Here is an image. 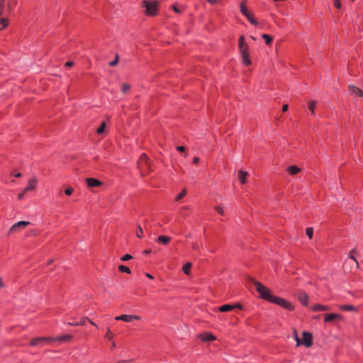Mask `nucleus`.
I'll return each instance as SVG.
<instances>
[{
  "label": "nucleus",
  "mask_w": 363,
  "mask_h": 363,
  "mask_svg": "<svg viewBox=\"0 0 363 363\" xmlns=\"http://www.w3.org/2000/svg\"><path fill=\"white\" fill-rule=\"evenodd\" d=\"M249 280L255 286L256 290L257 291V292L259 294L260 296L262 298H264L269 302H272V303H276L279 306H281L284 307V308L288 309L289 311L294 310V308L291 303L288 302L287 301H286L285 299H284L282 298L277 297V296L272 295L271 294V291L268 288H267L264 285H263L260 282L255 280L252 278H249Z\"/></svg>",
  "instance_id": "1"
},
{
  "label": "nucleus",
  "mask_w": 363,
  "mask_h": 363,
  "mask_svg": "<svg viewBox=\"0 0 363 363\" xmlns=\"http://www.w3.org/2000/svg\"><path fill=\"white\" fill-rule=\"evenodd\" d=\"M239 49L242 55V62L245 65H250L251 64L249 58V46L245 42V37L240 36L239 39Z\"/></svg>",
  "instance_id": "2"
},
{
  "label": "nucleus",
  "mask_w": 363,
  "mask_h": 363,
  "mask_svg": "<svg viewBox=\"0 0 363 363\" xmlns=\"http://www.w3.org/2000/svg\"><path fill=\"white\" fill-rule=\"evenodd\" d=\"M138 166L142 176H145L152 171L151 162L145 154H142L140 157Z\"/></svg>",
  "instance_id": "3"
},
{
  "label": "nucleus",
  "mask_w": 363,
  "mask_h": 363,
  "mask_svg": "<svg viewBox=\"0 0 363 363\" xmlns=\"http://www.w3.org/2000/svg\"><path fill=\"white\" fill-rule=\"evenodd\" d=\"M28 221H18L13 224L8 232V235L21 232L23 228L30 225Z\"/></svg>",
  "instance_id": "4"
},
{
  "label": "nucleus",
  "mask_w": 363,
  "mask_h": 363,
  "mask_svg": "<svg viewBox=\"0 0 363 363\" xmlns=\"http://www.w3.org/2000/svg\"><path fill=\"white\" fill-rule=\"evenodd\" d=\"M145 8V13L149 16H154L157 11V4L156 2L143 1Z\"/></svg>",
  "instance_id": "5"
},
{
  "label": "nucleus",
  "mask_w": 363,
  "mask_h": 363,
  "mask_svg": "<svg viewBox=\"0 0 363 363\" xmlns=\"http://www.w3.org/2000/svg\"><path fill=\"white\" fill-rule=\"evenodd\" d=\"M115 320H123V321L129 323V322H131V321H133L134 320H140V317L138 316V315H134L123 314V315H119V316H116L115 318Z\"/></svg>",
  "instance_id": "6"
},
{
  "label": "nucleus",
  "mask_w": 363,
  "mask_h": 363,
  "mask_svg": "<svg viewBox=\"0 0 363 363\" xmlns=\"http://www.w3.org/2000/svg\"><path fill=\"white\" fill-rule=\"evenodd\" d=\"M85 181L89 188L99 187L103 184L101 181L94 178H86Z\"/></svg>",
  "instance_id": "7"
},
{
  "label": "nucleus",
  "mask_w": 363,
  "mask_h": 363,
  "mask_svg": "<svg viewBox=\"0 0 363 363\" xmlns=\"http://www.w3.org/2000/svg\"><path fill=\"white\" fill-rule=\"evenodd\" d=\"M51 340H52V339H51L50 337H36V338L33 339L30 341V345L38 346V345H43V343L46 342L51 341Z\"/></svg>",
  "instance_id": "8"
},
{
  "label": "nucleus",
  "mask_w": 363,
  "mask_h": 363,
  "mask_svg": "<svg viewBox=\"0 0 363 363\" xmlns=\"http://www.w3.org/2000/svg\"><path fill=\"white\" fill-rule=\"evenodd\" d=\"M235 308L242 309V307L240 303L236 305L225 304L219 307L218 311L220 312H227L230 311Z\"/></svg>",
  "instance_id": "9"
},
{
  "label": "nucleus",
  "mask_w": 363,
  "mask_h": 363,
  "mask_svg": "<svg viewBox=\"0 0 363 363\" xmlns=\"http://www.w3.org/2000/svg\"><path fill=\"white\" fill-rule=\"evenodd\" d=\"M313 341L312 335L310 333L303 332V344L305 345L306 347H308L311 346Z\"/></svg>",
  "instance_id": "10"
},
{
  "label": "nucleus",
  "mask_w": 363,
  "mask_h": 363,
  "mask_svg": "<svg viewBox=\"0 0 363 363\" xmlns=\"http://www.w3.org/2000/svg\"><path fill=\"white\" fill-rule=\"evenodd\" d=\"M199 337L205 342H211L216 340V337L209 333L200 334Z\"/></svg>",
  "instance_id": "11"
},
{
  "label": "nucleus",
  "mask_w": 363,
  "mask_h": 363,
  "mask_svg": "<svg viewBox=\"0 0 363 363\" xmlns=\"http://www.w3.org/2000/svg\"><path fill=\"white\" fill-rule=\"evenodd\" d=\"M37 184V179L33 177L30 179L28 182L27 186L23 189L24 192H27L29 191H33L35 189Z\"/></svg>",
  "instance_id": "12"
},
{
  "label": "nucleus",
  "mask_w": 363,
  "mask_h": 363,
  "mask_svg": "<svg viewBox=\"0 0 363 363\" xmlns=\"http://www.w3.org/2000/svg\"><path fill=\"white\" fill-rule=\"evenodd\" d=\"M349 90L350 93L356 96L362 97L363 91L358 87L354 85H349Z\"/></svg>",
  "instance_id": "13"
},
{
  "label": "nucleus",
  "mask_w": 363,
  "mask_h": 363,
  "mask_svg": "<svg viewBox=\"0 0 363 363\" xmlns=\"http://www.w3.org/2000/svg\"><path fill=\"white\" fill-rule=\"evenodd\" d=\"M248 176V173L243 170H239L238 172V179L240 183L246 184L247 183V177Z\"/></svg>",
  "instance_id": "14"
},
{
  "label": "nucleus",
  "mask_w": 363,
  "mask_h": 363,
  "mask_svg": "<svg viewBox=\"0 0 363 363\" xmlns=\"http://www.w3.org/2000/svg\"><path fill=\"white\" fill-rule=\"evenodd\" d=\"M86 320H88L89 321V323L93 325L94 326H95L96 328H97V325L96 323H94V322H92L91 320H89L88 318H84L80 322L79 321H77L76 323H67V324L69 325H72V326H78V325H84L85 324V321Z\"/></svg>",
  "instance_id": "15"
},
{
  "label": "nucleus",
  "mask_w": 363,
  "mask_h": 363,
  "mask_svg": "<svg viewBox=\"0 0 363 363\" xmlns=\"http://www.w3.org/2000/svg\"><path fill=\"white\" fill-rule=\"evenodd\" d=\"M325 321H326V322H331V321H333L334 320H337V319H340L341 318V315H340L335 314V313L325 314Z\"/></svg>",
  "instance_id": "16"
},
{
  "label": "nucleus",
  "mask_w": 363,
  "mask_h": 363,
  "mask_svg": "<svg viewBox=\"0 0 363 363\" xmlns=\"http://www.w3.org/2000/svg\"><path fill=\"white\" fill-rule=\"evenodd\" d=\"M298 298L303 305L306 306L308 304V296L305 292H300Z\"/></svg>",
  "instance_id": "17"
},
{
  "label": "nucleus",
  "mask_w": 363,
  "mask_h": 363,
  "mask_svg": "<svg viewBox=\"0 0 363 363\" xmlns=\"http://www.w3.org/2000/svg\"><path fill=\"white\" fill-rule=\"evenodd\" d=\"M287 172L291 175H296L301 172V169L296 165H292L288 167Z\"/></svg>",
  "instance_id": "18"
},
{
  "label": "nucleus",
  "mask_w": 363,
  "mask_h": 363,
  "mask_svg": "<svg viewBox=\"0 0 363 363\" xmlns=\"http://www.w3.org/2000/svg\"><path fill=\"white\" fill-rule=\"evenodd\" d=\"M157 242H161L163 245H167L170 242L171 238L165 235H160L157 238Z\"/></svg>",
  "instance_id": "19"
},
{
  "label": "nucleus",
  "mask_w": 363,
  "mask_h": 363,
  "mask_svg": "<svg viewBox=\"0 0 363 363\" xmlns=\"http://www.w3.org/2000/svg\"><path fill=\"white\" fill-rule=\"evenodd\" d=\"M357 254V250L355 249H352L350 252L349 258L354 260L355 262L356 268L358 269L359 267V262L355 259L354 255Z\"/></svg>",
  "instance_id": "20"
},
{
  "label": "nucleus",
  "mask_w": 363,
  "mask_h": 363,
  "mask_svg": "<svg viewBox=\"0 0 363 363\" xmlns=\"http://www.w3.org/2000/svg\"><path fill=\"white\" fill-rule=\"evenodd\" d=\"M313 310L314 311H328L329 310V308L326 306L316 304L313 307Z\"/></svg>",
  "instance_id": "21"
},
{
  "label": "nucleus",
  "mask_w": 363,
  "mask_h": 363,
  "mask_svg": "<svg viewBox=\"0 0 363 363\" xmlns=\"http://www.w3.org/2000/svg\"><path fill=\"white\" fill-rule=\"evenodd\" d=\"M316 106V101H310L308 102V108L311 111V113L313 115H315V108Z\"/></svg>",
  "instance_id": "22"
},
{
  "label": "nucleus",
  "mask_w": 363,
  "mask_h": 363,
  "mask_svg": "<svg viewBox=\"0 0 363 363\" xmlns=\"http://www.w3.org/2000/svg\"><path fill=\"white\" fill-rule=\"evenodd\" d=\"M8 19L6 18H0V30H3L8 26Z\"/></svg>",
  "instance_id": "23"
},
{
  "label": "nucleus",
  "mask_w": 363,
  "mask_h": 363,
  "mask_svg": "<svg viewBox=\"0 0 363 363\" xmlns=\"http://www.w3.org/2000/svg\"><path fill=\"white\" fill-rule=\"evenodd\" d=\"M191 263L190 262H187L186 264H185L184 266H183V272L186 274H189V272H190V269L191 268Z\"/></svg>",
  "instance_id": "24"
},
{
  "label": "nucleus",
  "mask_w": 363,
  "mask_h": 363,
  "mask_svg": "<svg viewBox=\"0 0 363 363\" xmlns=\"http://www.w3.org/2000/svg\"><path fill=\"white\" fill-rule=\"evenodd\" d=\"M72 338V335H62L61 337H59L56 339V340H60V341H69L71 340Z\"/></svg>",
  "instance_id": "25"
},
{
  "label": "nucleus",
  "mask_w": 363,
  "mask_h": 363,
  "mask_svg": "<svg viewBox=\"0 0 363 363\" xmlns=\"http://www.w3.org/2000/svg\"><path fill=\"white\" fill-rule=\"evenodd\" d=\"M5 1L6 0H0V16H4L5 15V5H4V3H5Z\"/></svg>",
  "instance_id": "26"
},
{
  "label": "nucleus",
  "mask_w": 363,
  "mask_h": 363,
  "mask_svg": "<svg viewBox=\"0 0 363 363\" xmlns=\"http://www.w3.org/2000/svg\"><path fill=\"white\" fill-rule=\"evenodd\" d=\"M262 38L264 39L267 45H270L272 42V38L267 34H262Z\"/></svg>",
  "instance_id": "27"
},
{
  "label": "nucleus",
  "mask_w": 363,
  "mask_h": 363,
  "mask_svg": "<svg viewBox=\"0 0 363 363\" xmlns=\"http://www.w3.org/2000/svg\"><path fill=\"white\" fill-rule=\"evenodd\" d=\"M106 123L105 122H102L101 125L96 130L97 133L98 134H102L104 132V130L106 129Z\"/></svg>",
  "instance_id": "28"
},
{
  "label": "nucleus",
  "mask_w": 363,
  "mask_h": 363,
  "mask_svg": "<svg viewBox=\"0 0 363 363\" xmlns=\"http://www.w3.org/2000/svg\"><path fill=\"white\" fill-rule=\"evenodd\" d=\"M130 86L128 84L123 83L121 85V91L123 93L126 94L130 90Z\"/></svg>",
  "instance_id": "29"
},
{
  "label": "nucleus",
  "mask_w": 363,
  "mask_h": 363,
  "mask_svg": "<svg viewBox=\"0 0 363 363\" xmlns=\"http://www.w3.org/2000/svg\"><path fill=\"white\" fill-rule=\"evenodd\" d=\"M246 2V0H245L240 6V11L241 13L245 15L246 14L248 11L247 9L246 8V6H245V3Z\"/></svg>",
  "instance_id": "30"
},
{
  "label": "nucleus",
  "mask_w": 363,
  "mask_h": 363,
  "mask_svg": "<svg viewBox=\"0 0 363 363\" xmlns=\"http://www.w3.org/2000/svg\"><path fill=\"white\" fill-rule=\"evenodd\" d=\"M118 269L121 272H125V273H128V274H130V269L126 267V266H124V265H120L118 267Z\"/></svg>",
  "instance_id": "31"
},
{
  "label": "nucleus",
  "mask_w": 363,
  "mask_h": 363,
  "mask_svg": "<svg viewBox=\"0 0 363 363\" xmlns=\"http://www.w3.org/2000/svg\"><path fill=\"white\" fill-rule=\"evenodd\" d=\"M306 233L308 238L311 239L313 238V228L308 227L306 230Z\"/></svg>",
  "instance_id": "32"
},
{
  "label": "nucleus",
  "mask_w": 363,
  "mask_h": 363,
  "mask_svg": "<svg viewBox=\"0 0 363 363\" xmlns=\"http://www.w3.org/2000/svg\"><path fill=\"white\" fill-rule=\"evenodd\" d=\"M341 308L345 311H355V308L352 305H343Z\"/></svg>",
  "instance_id": "33"
},
{
  "label": "nucleus",
  "mask_w": 363,
  "mask_h": 363,
  "mask_svg": "<svg viewBox=\"0 0 363 363\" xmlns=\"http://www.w3.org/2000/svg\"><path fill=\"white\" fill-rule=\"evenodd\" d=\"M186 194V189H183L177 196H176V200L177 201H179L180 199H182L185 195Z\"/></svg>",
  "instance_id": "34"
},
{
  "label": "nucleus",
  "mask_w": 363,
  "mask_h": 363,
  "mask_svg": "<svg viewBox=\"0 0 363 363\" xmlns=\"http://www.w3.org/2000/svg\"><path fill=\"white\" fill-rule=\"evenodd\" d=\"M189 209V207L188 206H184L180 209V214L182 216H186V211Z\"/></svg>",
  "instance_id": "35"
},
{
  "label": "nucleus",
  "mask_w": 363,
  "mask_h": 363,
  "mask_svg": "<svg viewBox=\"0 0 363 363\" xmlns=\"http://www.w3.org/2000/svg\"><path fill=\"white\" fill-rule=\"evenodd\" d=\"M136 236L139 238H141L143 236V231L142 228L140 225H138V230L136 232Z\"/></svg>",
  "instance_id": "36"
},
{
  "label": "nucleus",
  "mask_w": 363,
  "mask_h": 363,
  "mask_svg": "<svg viewBox=\"0 0 363 363\" xmlns=\"http://www.w3.org/2000/svg\"><path fill=\"white\" fill-rule=\"evenodd\" d=\"M118 59H119L118 55H116L115 59L113 61L109 62V65L111 67L116 66L118 62Z\"/></svg>",
  "instance_id": "37"
},
{
  "label": "nucleus",
  "mask_w": 363,
  "mask_h": 363,
  "mask_svg": "<svg viewBox=\"0 0 363 363\" xmlns=\"http://www.w3.org/2000/svg\"><path fill=\"white\" fill-rule=\"evenodd\" d=\"M133 258V257L129 255V254H126L124 256H123L121 259L123 262H125V261H128V260H130Z\"/></svg>",
  "instance_id": "38"
},
{
  "label": "nucleus",
  "mask_w": 363,
  "mask_h": 363,
  "mask_svg": "<svg viewBox=\"0 0 363 363\" xmlns=\"http://www.w3.org/2000/svg\"><path fill=\"white\" fill-rule=\"evenodd\" d=\"M106 338H108L109 340L112 339L113 337V335L112 333V332L111 331L110 329H108L107 330V332H106V336H105Z\"/></svg>",
  "instance_id": "39"
},
{
  "label": "nucleus",
  "mask_w": 363,
  "mask_h": 363,
  "mask_svg": "<svg viewBox=\"0 0 363 363\" xmlns=\"http://www.w3.org/2000/svg\"><path fill=\"white\" fill-rule=\"evenodd\" d=\"M74 191V189L72 187H68L65 189V193L67 196H70Z\"/></svg>",
  "instance_id": "40"
},
{
  "label": "nucleus",
  "mask_w": 363,
  "mask_h": 363,
  "mask_svg": "<svg viewBox=\"0 0 363 363\" xmlns=\"http://www.w3.org/2000/svg\"><path fill=\"white\" fill-rule=\"evenodd\" d=\"M334 6H335L337 9H340V8H341V2H340V0H334Z\"/></svg>",
  "instance_id": "41"
},
{
  "label": "nucleus",
  "mask_w": 363,
  "mask_h": 363,
  "mask_svg": "<svg viewBox=\"0 0 363 363\" xmlns=\"http://www.w3.org/2000/svg\"><path fill=\"white\" fill-rule=\"evenodd\" d=\"M249 21H250L252 19H253V15L250 12H247L246 14L244 15Z\"/></svg>",
  "instance_id": "42"
},
{
  "label": "nucleus",
  "mask_w": 363,
  "mask_h": 363,
  "mask_svg": "<svg viewBox=\"0 0 363 363\" xmlns=\"http://www.w3.org/2000/svg\"><path fill=\"white\" fill-rule=\"evenodd\" d=\"M215 210H216L218 213H220V214H221V215H223V214H224V211H223V208H222L221 207H220V206H216V207L215 208Z\"/></svg>",
  "instance_id": "43"
},
{
  "label": "nucleus",
  "mask_w": 363,
  "mask_h": 363,
  "mask_svg": "<svg viewBox=\"0 0 363 363\" xmlns=\"http://www.w3.org/2000/svg\"><path fill=\"white\" fill-rule=\"evenodd\" d=\"M177 150L179 152H184L185 151V147L184 146H177Z\"/></svg>",
  "instance_id": "44"
},
{
  "label": "nucleus",
  "mask_w": 363,
  "mask_h": 363,
  "mask_svg": "<svg viewBox=\"0 0 363 363\" xmlns=\"http://www.w3.org/2000/svg\"><path fill=\"white\" fill-rule=\"evenodd\" d=\"M26 193V192H24V191H23L21 193H20V194L18 195V199L19 200L23 199V196H24V194H25Z\"/></svg>",
  "instance_id": "45"
},
{
  "label": "nucleus",
  "mask_w": 363,
  "mask_h": 363,
  "mask_svg": "<svg viewBox=\"0 0 363 363\" xmlns=\"http://www.w3.org/2000/svg\"><path fill=\"white\" fill-rule=\"evenodd\" d=\"M192 248L195 250H198L199 248V245L197 243L194 242L192 244Z\"/></svg>",
  "instance_id": "46"
},
{
  "label": "nucleus",
  "mask_w": 363,
  "mask_h": 363,
  "mask_svg": "<svg viewBox=\"0 0 363 363\" xmlns=\"http://www.w3.org/2000/svg\"><path fill=\"white\" fill-rule=\"evenodd\" d=\"M5 285L3 282V279L0 277V289L4 288Z\"/></svg>",
  "instance_id": "47"
},
{
  "label": "nucleus",
  "mask_w": 363,
  "mask_h": 363,
  "mask_svg": "<svg viewBox=\"0 0 363 363\" xmlns=\"http://www.w3.org/2000/svg\"><path fill=\"white\" fill-rule=\"evenodd\" d=\"M207 1L211 4H215L219 1V0H207Z\"/></svg>",
  "instance_id": "48"
},
{
  "label": "nucleus",
  "mask_w": 363,
  "mask_h": 363,
  "mask_svg": "<svg viewBox=\"0 0 363 363\" xmlns=\"http://www.w3.org/2000/svg\"><path fill=\"white\" fill-rule=\"evenodd\" d=\"M13 9V6L11 3H9L8 5H7V10L9 12L10 11H11Z\"/></svg>",
  "instance_id": "49"
},
{
  "label": "nucleus",
  "mask_w": 363,
  "mask_h": 363,
  "mask_svg": "<svg viewBox=\"0 0 363 363\" xmlns=\"http://www.w3.org/2000/svg\"><path fill=\"white\" fill-rule=\"evenodd\" d=\"M288 108H289V106H288V105H287V104L284 105V106H283V107H282V111H283V112H286V111H288Z\"/></svg>",
  "instance_id": "50"
},
{
  "label": "nucleus",
  "mask_w": 363,
  "mask_h": 363,
  "mask_svg": "<svg viewBox=\"0 0 363 363\" xmlns=\"http://www.w3.org/2000/svg\"><path fill=\"white\" fill-rule=\"evenodd\" d=\"M296 346H299L301 344V339L299 338V337H296Z\"/></svg>",
  "instance_id": "51"
},
{
  "label": "nucleus",
  "mask_w": 363,
  "mask_h": 363,
  "mask_svg": "<svg viewBox=\"0 0 363 363\" xmlns=\"http://www.w3.org/2000/svg\"><path fill=\"white\" fill-rule=\"evenodd\" d=\"M250 22L255 26L258 24V22L255 18L252 19Z\"/></svg>",
  "instance_id": "52"
},
{
  "label": "nucleus",
  "mask_w": 363,
  "mask_h": 363,
  "mask_svg": "<svg viewBox=\"0 0 363 363\" xmlns=\"http://www.w3.org/2000/svg\"><path fill=\"white\" fill-rule=\"evenodd\" d=\"M172 8H173V10L174 11V12H176V13L180 12V10L176 6H173Z\"/></svg>",
  "instance_id": "53"
},
{
  "label": "nucleus",
  "mask_w": 363,
  "mask_h": 363,
  "mask_svg": "<svg viewBox=\"0 0 363 363\" xmlns=\"http://www.w3.org/2000/svg\"><path fill=\"white\" fill-rule=\"evenodd\" d=\"M199 162V157H195L193 159V162H194V164H196V163H198Z\"/></svg>",
  "instance_id": "54"
},
{
  "label": "nucleus",
  "mask_w": 363,
  "mask_h": 363,
  "mask_svg": "<svg viewBox=\"0 0 363 363\" xmlns=\"http://www.w3.org/2000/svg\"><path fill=\"white\" fill-rule=\"evenodd\" d=\"M73 65H74V63H73L72 62H66V64H65V65H66L67 67H72Z\"/></svg>",
  "instance_id": "55"
},
{
  "label": "nucleus",
  "mask_w": 363,
  "mask_h": 363,
  "mask_svg": "<svg viewBox=\"0 0 363 363\" xmlns=\"http://www.w3.org/2000/svg\"><path fill=\"white\" fill-rule=\"evenodd\" d=\"M294 337L295 340H296V337H298V333L296 332V330H294Z\"/></svg>",
  "instance_id": "56"
},
{
  "label": "nucleus",
  "mask_w": 363,
  "mask_h": 363,
  "mask_svg": "<svg viewBox=\"0 0 363 363\" xmlns=\"http://www.w3.org/2000/svg\"><path fill=\"white\" fill-rule=\"evenodd\" d=\"M151 252V250H145L143 251V254L148 255Z\"/></svg>",
  "instance_id": "57"
},
{
  "label": "nucleus",
  "mask_w": 363,
  "mask_h": 363,
  "mask_svg": "<svg viewBox=\"0 0 363 363\" xmlns=\"http://www.w3.org/2000/svg\"><path fill=\"white\" fill-rule=\"evenodd\" d=\"M130 362V360H121V361H118L117 363H128Z\"/></svg>",
  "instance_id": "58"
},
{
  "label": "nucleus",
  "mask_w": 363,
  "mask_h": 363,
  "mask_svg": "<svg viewBox=\"0 0 363 363\" xmlns=\"http://www.w3.org/2000/svg\"><path fill=\"white\" fill-rule=\"evenodd\" d=\"M146 277H148L149 279H153V276L151 275L150 274H148V273H146Z\"/></svg>",
  "instance_id": "59"
},
{
  "label": "nucleus",
  "mask_w": 363,
  "mask_h": 363,
  "mask_svg": "<svg viewBox=\"0 0 363 363\" xmlns=\"http://www.w3.org/2000/svg\"><path fill=\"white\" fill-rule=\"evenodd\" d=\"M15 177L19 178V177H21V173H17V174H15Z\"/></svg>",
  "instance_id": "60"
},
{
  "label": "nucleus",
  "mask_w": 363,
  "mask_h": 363,
  "mask_svg": "<svg viewBox=\"0 0 363 363\" xmlns=\"http://www.w3.org/2000/svg\"><path fill=\"white\" fill-rule=\"evenodd\" d=\"M53 262V260L52 259H50L48 262V264H51Z\"/></svg>",
  "instance_id": "61"
},
{
  "label": "nucleus",
  "mask_w": 363,
  "mask_h": 363,
  "mask_svg": "<svg viewBox=\"0 0 363 363\" xmlns=\"http://www.w3.org/2000/svg\"><path fill=\"white\" fill-rule=\"evenodd\" d=\"M250 38L252 39L253 40H256V38L252 35L250 36Z\"/></svg>",
  "instance_id": "62"
},
{
  "label": "nucleus",
  "mask_w": 363,
  "mask_h": 363,
  "mask_svg": "<svg viewBox=\"0 0 363 363\" xmlns=\"http://www.w3.org/2000/svg\"><path fill=\"white\" fill-rule=\"evenodd\" d=\"M116 347V344H115V342H113L112 347Z\"/></svg>",
  "instance_id": "63"
}]
</instances>
